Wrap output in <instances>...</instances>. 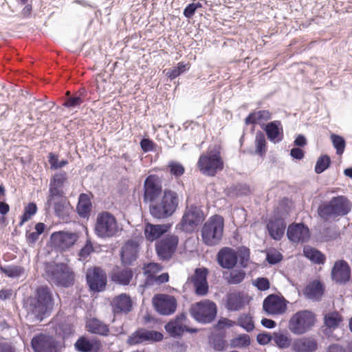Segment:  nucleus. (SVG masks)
Masks as SVG:
<instances>
[{
  "label": "nucleus",
  "mask_w": 352,
  "mask_h": 352,
  "mask_svg": "<svg viewBox=\"0 0 352 352\" xmlns=\"http://www.w3.org/2000/svg\"><path fill=\"white\" fill-rule=\"evenodd\" d=\"M351 208V202L346 197L338 195L321 204L318 208V214L324 222H331L348 214Z\"/></svg>",
  "instance_id": "nucleus-1"
},
{
  "label": "nucleus",
  "mask_w": 352,
  "mask_h": 352,
  "mask_svg": "<svg viewBox=\"0 0 352 352\" xmlns=\"http://www.w3.org/2000/svg\"><path fill=\"white\" fill-rule=\"evenodd\" d=\"M179 202L180 198L177 192L165 188L159 201L150 205V213L157 219H167L175 212Z\"/></svg>",
  "instance_id": "nucleus-2"
},
{
  "label": "nucleus",
  "mask_w": 352,
  "mask_h": 352,
  "mask_svg": "<svg viewBox=\"0 0 352 352\" xmlns=\"http://www.w3.org/2000/svg\"><path fill=\"white\" fill-rule=\"evenodd\" d=\"M223 229L224 219L221 215L209 217L201 229L203 243L210 247L218 245L223 238Z\"/></svg>",
  "instance_id": "nucleus-3"
},
{
  "label": "nucleus",
  "mask_w": 352,
  "mask_h": 352,
  "mask_svg": "<svg viewBox=\"0 0 352 352\" xmlns=\"http://www.w3.org/2000/svg\"><path fill=\"white\" fill-rule=\"evenodd\" d=\"M47 278L58 287H69L74 282V274L65 263H48L45 267Z\"/></svg>",
  "instance_id": "nucleus-4"
},
{
  "label": "nucleus",
  "mask_w": 352,
  "mask_h": 352,
  "mask_svg": "<svg viewBox=\"0 0 352 352\" xmlns=\"http://www.w3.org/2000/svg\"><path fill=\"white\" fill-rule=\"evenodd\" d=\"M315 314L309 310L298 311L290 318L288 329L294 335H302L314 326Z\"/></svg>",
  "instance_id": "nucleus-5"
},
{
  "label": "nucleus",
  "mask_w": 352,
  "mask_h": 352,
  "mask_svg": "<svg viewBox=\"0 0 352 352\" xmlns=\"http://www.w3.org/2000/svg\"><path fill=\"white\" fill-rule=\"evenodd\" d=\"M197 167L204 175L214 177L218 171L223 168V162L220 153L212 150L201 155L197 162Z\"/></svg>",
  "instance_id": "nucleus-6"
},
{
  "label": "nucleus",
  "mask_w": 352,
  "mask_h": 352,
  "mask_svg": "<svg viewBox=\"0 0 352 352\" xmlns=\"http://www.w3.org/2000/svg\"><path fill=\"white\" fill-rule=\"evenodd\" d=\"M205 219L204 213L200 206L192 204L187 206L177 227L186 233H192Z\"/></svg>",
  "instance_id": "nucleus-7"
},
{
  "label": "nucleus",
  "mask_w": 352,
  "mask_h": 352,
  "mask_svg": "<svg viewBox=\"0 0 352 352\" xmlns=\"http://www.w3.org/2000/svg\"><path fill=\"white\" fill-rule=\"evenodd\" d=\"M94 230L98 237L105 239L116 236L119 228L116 217L105 211L98 214Z\"/></svg>",
  "instance_id": "nucleus-8"
},
{
  "label": "nucleus",
  "mask_w": 352,
  "mask_h": 352,
  "mask_svg": "<svg viewBox=\"0 0 352 352\" xmlns=\"http://www.w3.org/2000/svg\"><path fill=\"white\" fill-rule=\"evenodd\" d=\"M217 308L216 304L210 300H204L192 305L190 309L191 316L198 322L208 324L216 318Z\"/></svg>",
  "instance_id": "nucleus-9"
},
{
  "label": "nucleus",
  "mask_w": 352,
  "mask_h": 352,
  "mask_svg": "<svg viewBox=\"0 0 352 352\" xmlns=\"http://www.w3.org/2000/svg\"><path fill=\"white\" fill-rule=\"evenodd\" d=\"M162 180L157 175H148L144 182V201L153 204L163 194Z\"/></svg>",
  "instance_id": "nucleus-10"
},
{
  "label": "nucleus",
  "mask_w": 352,
  "mask_h": 352,
  "mask_svg": "<svg viewBox=\"0 0 352 352\" xmlns=\"http://www.w3.org/2000/svg\"><path fill=\"white\" fill-rule=\"evenodd\" d=\"M86 281L90 291L100 292L105 289L107 276L105 271L100 267L88 268L86 272Z\"/></svg>",
  "instance_id": "nucleus-11"
},
{
  "label": "nucleus",
  "mask_w": 352,
  "mask_h": 352,
  "mask_svg": "<svg viewBox=\"0 0 352 352\" xmlns=\"http://www.w3.org/2000/svg\"><path fill=\"white\" fill-rule=\"evenodd\" d=\"M163 337V334L159 331L139 328L129 336L126 343L133 346L157 342L162 340Z\"/></svg>",
  "instance_id": "nucleus-12"
},
{
  "label": "nucleus",
  "mask_w": 352,
  "mask_h": 352,
  "mask_svg": "<svg viewBox=\"0 0 352 352\" xmlns=\"http://www.w3.org/2000/svg\"><path fill=\"white\" fill-rule=\"evenodd\" d=\"M179 238L174 234H168L155 243V250L160 260L168 261L177 250Z\"/></svg>",
  "instance_id": "nucleus-13"
},
{
  "label": "nucleus",
  "mask_w": 352,
  "mask_h": 352,
  "mask_svg": "<svg viewBox=\"0 0 352 352\" xmlns=\"http://www.w3.org/2000/svg\"><path fill=\"white\" fill-rule=\"evenodd\" d=\"M31 346L34 352H61L62 349L53 337L43 333L33 337Z\"/></svg>",
  "instance_id": "nucleus-14"
},
{
  "label": "nucleus",
  "mask_w": 352,
  "mask_h": 352,
  "mask_svg": "<svg viewBox=\"0 0 352 352\" xmlns=\"http://www.w3.org/2000/svg\"><path fill=\"white\" fill-rule=\"evenodd\" d=\"M53 309L34 297L28 298L26 305L28 315L32 317L34 320L39 322L48 317L52 314Z\"/></svg>",
  "instance_id": "nucleus-15"
},
{
  "label": "nucleus",
  "mask_w": 352,
  "mask_h": 352,
  "mask_svg": "<svg viewBox=\"0 0 352 352\" xmlns=\"http://www.w3.org/2000/svg\"><path fill=\"white\" fill-rule=\"evenodd\" d=\"M153 304L157 313L164 316L173 314L177 308L174 296L167 294H156L153 298Z\"/></svg>",
  "instance_id": "nucleus-16"
},
{
  "label": "nucleus",
  "mask_w": 352,
  "mask_h": 352,
  "mask_svg": "<svg viewBox=\"0 0 352 352\" xmlns=\"http://www.w3.org/2000/svg\"><path fill=\"white\" fill-rule=\"evenodd\" d=\"M351 270L348 263L343 260H338L331 269V276L333 281L338 284H345L349 281Z\"/></svg>",
  "instance_id": "nucleus-17"
},
{
  "label": "nucleus",
  "mask_w": 352,
  "mask_h": 352,
  "mask_svg": "<svg viewBox=\"0 0 352 352\" xmlns=\"http://www.w3.org/2000/svg\"><path fill=\"white\" fill-rule=\"evenodd\" d=\"M78 236L76 233L67 232H54L50 236L52 245L60 251L72 247L77 241Z\"/></svg>",
  "instance_id": "nucleus-18"
},
{
  "label": "nucleus",
  "mask_w": 352,
  "mask_h": 352,
  "mask_svg": "<svg viewBox=\"0 0 352 352\" xmlns=\"http://www.w3.org/2000/svg\"><path fill=\"white\" fill-rule=\"evenodd\" d=\"M263 309L269 315L282 314L286 310V303L277 295L270 294L264 299Z\"/></svg>",
  "instance_id": "nucleus-19"
},
{
  "label": "nucleus",
  "mask_w": 352,
  "mask_h": 352,
  "mask_svg": "<svg viewBox=\"0 0 352 352\" xmlns=\"http://www.w3.org/2000/svg\"><path fill=\"white\" fill-rule=\"evenodd\" d=\"M208 270L205 267L197 268L191 277V282L195 287V293L199 296H206L208 292L207 282Z\"/></svg>",
  "instance_id": "nucleus-20"
},
{
  "label": "nucleus",
  "mask_w": 352,
  "mask_h": 352,
  "mask_svg": "<svg viewBox=\"0 0 352 352\" xmlns=\"http://www.w3.org/2000/svg\"><path fill=\"white\" fill-rule=\"evenodd\" d=\"M218 264L224 269L232 270L237 264L236 250L232 248H222L217 254Z\"/></svg>",
  "instance_id": "nucleus-21"
},
{
  "label": "nucleus",
  "mask_w": 352,
  "mask_h": 352,
  "mask_svg": "<svg viewBox=\"0 0 352 352\" xmlns=\"http://www.w3.org/2000/svg\"><path fill=\"white\" fill-rule=\"evenodd\" d=\"M139 244L137 241L128 240L120 250V258L122 264L125 266L132 265L138 258Z\"/></svg>",
  "instance_id": "nucleus-22"
},
{
  "label": "nucleus",
  "mask_w": 352,
  "mask_h": 352,
  "mask_svg": "<svg viewBox=\"0 0 352 352\" xmlns=\"http://www.w3.org/2000/svg\"><path fill=\"white\" fill-rule=\"evenodd\" d=\"M287 235L289 241L294 243L306 242L310 237L308 227L304 223H293L289 226Z\"/></svg>",
  "instance_id": "nucleus-23"
},
{
  "label": "nucleus",
  "mask_w": 352,
  "mask_h": 352,
  "mask_svg": "<svg viewBox=\"0 0 352 352\" xmlns=\"http://www.w3.org/2000/svg\"><path fill=\"white\" fill-rule=\"evenodd\" d=\"M111 307L114 315L126 314L132 310L133 302L129 295L121 294L113 298Z\"/></svg>",
  "instance_id": "nucleus-24"
},
{
  "label": "nucleus",
  "mask_w": 352,
  "mask_h": 352,
  "mask_svg": "<svg viewBox=\"0 0 352 352\" xmlns=\"http://www.w3.org/2000/svg\"><path fill=\"white\" fill-rule=\"evenodd\" d=\"M318 349V342L313 337H301L293 340V352H315Z\"/></svg>",
  "instance_id": "nucleus-25"
},
{
  "label": "nucleus",
  "mask_w": 352,
  "mask_h": 352,
  "mask_svg": "<svg viewBox=\"0 0 352 352\" xmlns=\"http://www.w3.org/2000/svg\"><path fill=\"white\" fill-rule=\"evenodd\" d=\"M263 129L270 141L278 143L283 140V129L280 120L270 122Z\"/></svg>",
  "instance_id": "nucleus-26"
},
{
  "label": "nucleus",
  "mask_w": 352,
  "mask_h": 352,
  "mask_svg": "<svg viewBox=\"0 0 352 352\" xmlns=\"http://www.w3.org/2000/svg\"><path fill=\"white\" fill-rule=\"evenodd\" d=\"M286 223L282 218H275L270 220L267 224V229L270 236L274 240L279 241L284 235Z\"/></svg>",
  "instance_id": "nucleus-27"
},
{
  "label": "nucleus",
  "mask_w": 352,
  "mask_h": 352,
  "mask_svg": "<svg viewBox=\"0 0 352 352\" xmlns=\"http://www.w3.org/2000/svg\"><path fill=\"white\" fill-rule=\"evenodd\" d=\"M86 95L87 92L84 88H81L74 94H71L69 91H67L63 106L69 109L79 108L81 104L83 103Z\"/></svg>",
  "instance_id": "nucleus-28"
},
{
  "label": "nucleus",
  "mask_w": 352,
  "mask_h": 352,
  "mask_svg": "<svg viewBox=\"0 0 352 352\" xmlns=\"http://www.w3.org/2000/svg\"><path fill=\"white\" fill-rule=\"evenodd\" d=\"M100 346L99 340H90L85 336L80 337L74 344L76 350L79 352H98Z\"/></svg>",
  "instance_id": "nucleus-29"
},
{
  "label": "nucleus",
  "mask_w": 352,
  "mask_h": 352,
  "mask_svg": "<svg viewBox=\"0 0 352 352\" xmlns=\"http://www.w3.org/2000/svg\"><path fill=\"white\" fill-rule=\"evenodd\" d=\"M170 226L167 224L154 225L147 223L144 228V235L148 241H153L167 232Z\"/></svg>",
  "instance_id": "nucleus-30"
},
{
  "label": "nucleus",
  "mask_w": 352,
  "mask_h": 352,
  "mask_svg": "<svg viewBox=\"0 0 352 352\" xmlns=\"http://www.w3.org/2000/svg\"><path fill=\"white\" fill-rule=\"evenodd\" d=\"M245 305L243 292H230L226 295V308L230 311L241 310Z\"/></svg>",
  "instance_id": "nucleus-31"
},
{
  "label": "nucleus",
  "mask_w": 352,
  "mask_h": 352,
  "mask_svg": "<svg viewBox=\"0 0 352 352\" xmlns=\"http://www.w3.org/2000/svg\"><path fill=\"white\" fill-rule=\"evenodd\" d=\"M87 330L94 334L107 336L109 333V325L96 318L89 319L86 322Z\"/></svg>",
  "instance_id": "nucleus-32"
},
{
  "label": "nucleus",
  "mask_w": 352,
  "mask_h": 352,
  "mask_svg": "<svg viewBox=\"0 0 352 352\" xmlns=\"http://www.w3.org/2000/svg\"><path fill=\"white\" fill-rule=\"evenodd\" d=\"M92 208V204L88 194L81 193L78 197L76 206L78 214L83 219H88L90 216Z\"/></svg>",
  "instance_id": "nucleus-33"
},
{
  "label": "nucleus",
  "mask_w": 352,
  "mask_h": 352,
  "mask_svg": "<svg viewBox=\"0 0 352 352\" xmlns=\"http://www.w3.org/2000/svg\"><path fill=\"white\" fill-rule=\"evenodd\" d=\"M324 294V286L319 280H314L306 286L304 294L309 299L320 301Z\"/></svg>",
  "instance_id": "nucleus-34"
},
{
  "label": "nucleus",
  "mask_w": 352,
  "mask_h": 352,
  "mask_svg": "<svg viewBox=\"0 0 352 352\" xmlns=\"http://www.w3.org/2000/svg\"><path fill=\"white\" fill-rule=\"evenodd\" d=\"M164 328L168 334L173 338L182 336L184 331L189 333L197 332V329L188 327L173 320H170L166 324Z\"/></svg>",
  "instance_id": "nucleus-35"
},
{
  "label": "nucleus",
  "mask_w": 352,
  "mask_h": 352,
  "mask_svg": "<svg viewBox=\"0 0 352 352\" xmlns=\"http://www.w3.org/2000/svg\"><path fill=\"white\" fill-rule=\"evenodd\" d=\"M33 297L54 308V299L53 293L49 287L46 285L38 287Z\"/></svg>",
  "instance_id": "nucleus-36"
},
{
  "label": "nucleus",
  "mask_w": 352,
  "mask_h": 352,
  "mask_svg": "<svg viewBox=\"0 0 352 352\" xmlns=\"http://www.w3.org/2000/svg\"><path fill=\"white\" fill-rule=\"evenodd\" d=\"M272 113L268 110L254 111L249 113L245 119L246 125L261 124V122L270 120Z\"/></svg>",
  "instance_id": "nucleus-37"
},
{
  "label": "nucleus",
  "mask_w": 352,
  "mask_h": 352,
  "mask_svg": "<svg viewBox=\"0 0 352 352\" xmlns=\"http://www.w3.org/2000/svg\"><path fill=\"white\" fill-rule=\"evenodd\" d=\"M273 342L274 345L280 350L287 349L289 347L292 349L293 340L287 333L274 332Z\"/></svg>",
  "instance_id": "nucleus-38"
},
{
  "label": "nucleus",
  "mask_w": 352,
  "mask_h": 352,
  "mask_svg": "<svg viewBox=\"0 0 352 352\" xmlns=\"http://www.w3.org/2000/svg\"><path fill=\"white\" fill-rule=\"evenodd\" d=\"M246 274L243 270H232L230 272L223 273V278L228 285H238L242 283Z\"/></svg>",
  "instance_id": "nucleus-39"
},
{
  "label": "nucleus",
  "mask_w": 352,
  "mask_h": 352,
  "mask_svg": "<svg viewBox=\"0 0 352 352\" xmlns=\"http://www.w3.org/2000/svg\"><path fill=\"white\" fill-rule=\"evenodd\" d=\"M52 204H54V212L57 217L63 219L69 216V204L67 202L65 198L52 201Z\"/></svg>",
  "instance_id": "nucleus-40"
},
{
  "label": "nucleus",
  "mask_w": 352,
  "mask_h": 352,
  "mask_svg": "<svg viewBox=\"0 0 352 352\" xmlns=\"http://www.w3.org/2000/svg\"><path fill=\"white\" fill-rule=\"evenodd\" d=\"M0 272L9 278H15L24 274L25 269L20 265H0Z\"/></svg>",
  "instance_id": "nucleus-41"
},
{
  "label": "nucleus",
  "mask_w": 352,
  "mask_h": 352,
  "mask_svg": "<svg viewBox=\"0 0 352 352\" xmlns=\"http://www.w3.org/2000/svg\"><path fill=\"white\" fill-rule=\"evenodd\" d=\"M342 321V317L337 311L328 313L324 316V323L329 329H336Z\"/></svg>",
  "instance_id": "nucleus-42"
},
{
  "label": "nucleus",
  "mask_w": 352,
  "mask_h": 352,
  "mask_svg": "<svg viewBox=\"0 0 352 352\" xmlns=\"http://www.w3.org/2000/svg\"><path fill=\"white\" fill-rule=\"evenodd\" d=\"M305 256L316 264H324L326 257L324 254L315 248L304 249Z\"/></svg>",
  "instance_id": "nucleus-43"
},
{
  "label": "nucleus",
  "mask_w": 352,
  "mask_h": 352,
  "mask_svg": "<svg viewBox=\"0 0 352 352\" xmlns=\"http://www.w3.org/2000/svg\"><path fill=\"white\" fill-rule=\"evenodd\" d=\"M133 277V272L131 269L126 268L121 272L113 274L111 278L114 282H117L123 285L129 284Z\"/></svg>",
  "instance_id": "nucleus-44"
},
{
  "label": "nucleus",
  "mask_w": 352,
  "mask_h": 352,
  "mask_svg": "<svg viewBox=\"0 0 352 352\" xmlns=\"http://www.w3.org/2000/svg\"><path fill=\"white\" fill-rule=\"evenodd\" d=\"M189 69L188 65L184 62H179L176 67L165 69L166 75L172 80Z\"/></svg>",
  "instance_id": "nucleus-45"
},
{
  "label": "nucleus",
  "mask_w": 352,
  "mask_h": 352,
  "mask_svg": "<svg viewBox=\"0 0 352 352\" xmlns=\"http://www.w3.org/2000/svg\"><path fill=\"white\" fill-rule=\"evenodd\" d=\"M237 260H239V265L242 268H246L250 258V250L245 246H241L236 250Z\"/></svg>",
  "instance_id": "nucleus-46"
},
{
  "label": "nucleus",
  "mask_w": 352,
  "mask_h": 352,
  "mask_svg": "<svg viewBox=\"0 0 352 352\" xmlns=\"http://www.w3.org/2000/svg\"><path fill=\"white\" fill-rule=\"evenodd\" d=\"M236 325L242 327L248 332H250L254 329V321L250 314H243L240 315Z\"/></svg>",
  "instance_id": "nucleus-47"
},
{
  "label": "nucleus",
  "mask_w": 352,
  "mask_h": 352,
  "mask_svg": "<svg viewBox=\"0 0 352 352\" xmlns=\"http://www.w3.org/2000/svg\"><path fill=\"white\" fill-rule=\"evenodd\" d=\"M65 198L63 195V191L60 187L50 184L49 195L47 199L46 206L50 207L52 201Z\"/></svg>",
  "instance_id": "nucleus-48"
},
{
  "label": "nucleus",
  "mask_w": 352,
  "mask_h": 352,
  "mask_svg": "<svg viewBox=\"0 0 352 352\" xmlns=\"http://www.w3.org/2000/svg\"><path fill=\"white\" fill-rule=\"evenodd\" d=\"M255 144L256 153L258 154L261 156L264 155L266 153V140L265 135L263 132L258 131L256 133Z\"/></svg>",
  "instance_id": "nucleus-49"
},
{
  "label": "nucleus",
  "mask_w": 352,
  "mask_h": 352,
  "mask_svg": "<svg viewBox=\"0 0 352 352\" xmlns=\"http://www.w3.org/2000/svg\"><path fill=\"white\" fill-rule=\"evenodd\" d=\"M57 332L63 340H65L74 333V329L71 323L63 322L58 324Z\"/></svg>",
  "instance_id": "nucleus-50"
},
{
  "label": "nucleus",
  "mask_w": 352,
  "mask_h": 352,
  "mask_svg": "<svg viewBox=\"0 0 352 352\" xmlns=\"http://www.w3.org/2000/svg\"><path fill=\"white\" fill-rule=\"evenodd\" d=\"M331 165V158L327 155H322L316 161L314 170L317 174H321Z\"/></svg>",
  "instance_id": "nucleus-51"
},
{
  "label": "nucleus",
  "mask_w": 352,
  "mask_h": 352,
  "mask_svg": "<svg viewBox=\"0 0 352 352\" xmlns=\"http://www.w3.org/2000/svg\"><path fill=\"white\" fill-rule=\"evenodd\" d=\"M37 212L36 204L34 202L29 203L25 208L24 212L21 217L19 226H21L25 222L28 221Z\"/></svg>",
  "instance_id": "nucleus-52"
},
{
  "label": "nucleus",
  "mask_w": 352,
  "mask_h": 352,
  "mask_svg": "<svg viewBox=\"0 0 352 352\" xmlns=\"http://www.w3.org/2000/svg\"><path fill=\"white\" fill-rule=\"evenodd\" d=\"M167 168L171 175L175 178L181 177L185 172L184 166L181 163L175 161L169 162Z\"/></svg>",
  "instance_id": "nucleus-53"
},
{
  "label": "nucleus",
  "mask_w": 352,
  "mask_h": 352,
  "mask_svg": "<svg viewBox=\"0 0 352 352\" xmlns=\"http://www.w3.org/2000/svg\"><path fill=\"white\" fill-rule=\"evenodd\" d=\"M331 140L333 147L336 150V153L338 155L342 154L346 146V141L344 138L339 135L331 134Z\"/></svg>",
  "instance_id": "nucleus-54"
},
{
  "label": "nucleus",
  "mask_w": 352,
  "mask_h": 352,
  "mask_svg": "<svg viewBox=\"0 0 352 352\" xmlns=\"http://www.w3.org/2000/svg\"><path fill=\"white\" fill-rule=\"evenodd\" d=\"M147 267L148 270L144 272V273L147 274L144 284L146 285H152L154 283H156V280L155 279V275L152 274L150 271L158 272L161 270V267L157 263H149Z\"/></svg>",
  "instance_id": "nucleus-55"
},
{
  "label": "nucleus",
  "mask_w": 352,
  "mask_h": 352,
  "mask_svg": "<svg viewBox=\"0 0 352 352\" xmlns=\"http://www.w3.org/2000/svg\"><path fill=\"white\" fill-rule=\"evenodd\" d=\"M234 347H247L250 344V337L248 334H241L231 341Z\"/></svg>",
  "instance_id": "nucleus-56"
},
{
  "label": "nucleus",
  "mask_w": 352,
  "mask_h": 352,
  "mask_svg": "<svg viewBox=\"0 0 352 352\" xmlns=\"http://www.w3.org/2000/svg\"><path fill=\"white\" fill-rule=\"evenodd\" d=\"M48 161L51 165V168L54 170L62 168L68 164L66 160L59 161L58 155L53 153H49Z\"/></svg>",
  "instance_id": "nucleus-57"
},
{
  "label": "nucleus",
  "mask_w": 352,
  "mask_h": 352,
  "mask_svg": "<svg viewBox=\"0 0 352 352\" xmlns=\"http://www.w3.org/2000/svg\"><path fill=\"white\" fill-rule=\"evenodd\" d=\"M202 4L199 2L189 3L184 10L183 14L187 19H191L198 8H201Z\"/></svg>",
  "instance_id": "nucleus-58"
},
{
  "label": "nucleus",
  "mask_w": 352,
  "mask_h": 352,
  "mask_svg": "<svg viewBox=\"0 0 352 352\" xmlns=\"http://www.w3.org/2000/svg\"><path fill=\"white\" fill-rule=\"evenodd\" d=\"M226 344V340L221 336H214L212 338V345L215 351H223Z\"/></svg>",
  "instance_id": "nucleus-59"
},
{
  "label": "nucleus",
  "mask_w": 352,
  "mask_h": 352,
  "mask_svg": "<svg viewBox=\"0 0 352 352\" xmlns=\"http://www.w3.org/2000/svg\"><path fill=\"white\" fill-rule=\"evenodd\" d=\"M254 285L260 291H266L270 289V283L267 278L259 277L255 280Z\"/></svg>",
  "instance_id": "nucleus-60"
},
{
  "label": "nucleus",
  "mask_w": 352,
  "mask_h": 352,
  "mask_svg": "<svg viewBox=\"0 0 352 352\" xmlns=\"http://www.w3.org/2000/svg\"><path fill=\"white\" fill-rule=\"evenodd\" d=\"M67 179L66 173H62L54 175L53 178L50 181V184L53 186L61 187L63 184L65 183V180Z\"/></svg>",
  "instance_id": "nucleus-61"
},
{
  "label": "nucleus",
  "mask_w": 352,
  "mask_h": 352,
  "mask_svg": "<svg viewBox=\"0 0 352 352\" xmlns=\"http://www.w3.org/2000/svg\"><path fill=\"white\" fill-rule=\"evenodd\" d=\"M256 340L259 344L265 345L273 341V335L267 332L260 333L256 336Z\"/></svg>",
  "instance_id": "nucleus-62"
},
{
  "label": "nucleus",
  "mask_w": 352,
  "mask_h": 352,
  "mask_svg": "<svg viewBox=\"0 0 352 352\" xmlns=\"http://www.w3.org/2000/svg\"><path fill=\"white\" fill-rule=\"evenodd\" d=\"M283 259V255L280 252L267 253L266 261L270 265H276Z\"/></svg>",
  "instance_id": "nucleus-63"
},
{
  "label": "nucleus",
  "mask_w": 352,
  "mask_h": 352,
  "mask_svg": "<svg viewBox=\"0 0 352 352\" xmlns=\"http://www.w3.org/2000/svg\"><path fill=\"white\" fill-rule=\"evenodd\" d=\"M234 324L235 322L226 318H222L219 320L218 322L215 325V327L217 329H222L225 327H232Z\"/></svg>",
  "instance_id": "nucleus-64"
}]
</instances>
